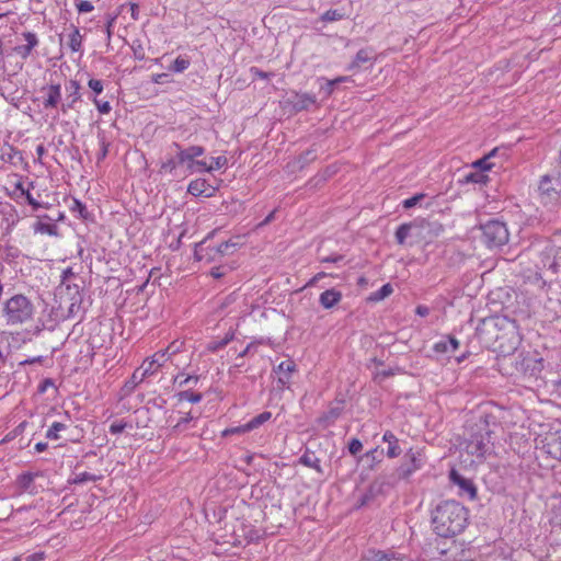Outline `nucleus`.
I'll list each match as a JSON object with an SVG mask.
<instances>
[{"label":"nucleus","mask_w":561,"mask_h":561,"mask_svg":"<svg viewBox=\"0 0 561 561\" xmlns=\"http://www.w3.org/2000/svg\"><path fill=\"white\" fill-rule=\"evenodd\" d=\"M178 399H179V401H187L191 403H198L203 399V396L199 392L184 390V391H181L178 393Z\"/></svg>","instance_id":"nucleus-35"},{"label":"nucleus","mask_w":561,"mask_h":561,"mask_svg":"<svg viewBox=\"0 0 561 561\" xmlns=\"http://www.w3.org/2000/svg\"><path fill=\"white\" fill-rule=\"evenodd\" d=\"M525 254L534 262L537 272L547 271L552 275L561 273V247H557L550 240L533 242Z\"/></svg>","instance_id":"nucleus-4"},{"label":"nucleus","mask_w":561,"mask_h":561,"mask_svg":"<svg viewBox=\"0 0 561 561\" xmlns=\"http://www.w3.org/2000/svg\"><path fill=\"white\" fill-rule=\"evenodd\" d=\"M501 366L508 375L537 377L543 369V358L538 353H513L510 357L502 358Z\"/></svg>","instance_id":"nucleus-6"},{"label":"nucleus","mask_w":561,"mask_h":561,"mask_svg":"<svg viewBox=\"0 0 561 561\" xmlns=\"http://www.w3.org/2000/svg\"><path fill=\"white\" fill-rule=\"evenodd\" d=\"M127 427H131V424L124 422V421H116L110 425V433L113 435H117V434L122 433Z\"/></svg>","instance_id":"nucleus-43"},{"label":"nucleus","mask_w":561,"mask_h":561,"mask_svg":"<svg viewBox=\"0 0 561 561\" xmlns=\"http://www.w3.org/2000/svg\"><path fill=\"white\" fill-rule=\"evenodd\" d=\"M382 440L388 444L387 456L389 458H396L401 455L402 449L399 446V439L392 432L386 431Z\"/></svg>","instance_id":"nucleus-25"},{"label":"nucleus","mask_w":561,"mask_h":561,"mask_svg":"<svg viewBox=\"0 0 561 561\" xmlns=\"http://www.w3.org/2000/svg\"><path fill=\"white\" fill-rule=\"evenodd\" d=\"M370 59L371 54L369 49H359L350 68L360 67L363 64L368 62Z\"/></svg>","instance_id":"nucleus-33"},{"label":"nucleus","mask_w":561,"mask_h":561,"mask_svg":"<svg viewBox=\"0 0 561 561\" xmlns=\"http://www.w3.org/2000/svg\"><path fill=\"white\" fill-rule=\"evenodd\" d=\"M43 93V106L45 110L61 107V85L51 83L41 89Z\"/></svg>","instance_id":"nucleus-11"},{"label":"nucleus","mask_w":561,"mask_h":561,"mask_svg":"<svg viewBox=\"0 0 561 561\" xmlns=\"http://www.w3.org/2000/svg\"><path fill=\"white\" fill-rule=\"evenodd\" d=\"M363 448V444L359 439L357 438H352L348 443V451L352 454V455H356L358 454Z\"/></svg>","instance_id":"nucleus-53"},{"label":"nucleus","mask_w":561,"mask_h":561,"mask_svg":"<svg viewBox=\"0 0 561 561\" xmlns=\"http://www.w3.org/2000/svg\"><path fill=\"white\" fill-rule=\"evenodd\" d=\"M77 9L80 13H88V12H91L94 7L93 4L88 1V0H80L78 3H77Z\"/></svg>","instance_id":"nucleus-57"},{"label":"nucleus","mask_w":561,"mask_h":561,"mask_svg":"<svg viewBox=\"0 0 561 561\" xmlns=\"http://www.w3.org/2000/svg\"><path fill=\"white\" fill-rule=\"evenodd\" d=\"M204 243L205 242H203L201 244L199 251H204V250H207L209 252L215 251L220 256L232 254L237 250V248L240 245V243L238 241H233V240L225 241L216 248H210V247L204 248L203 247ZM208 254L211 260H215V255H211L210 253H208Z\"/></svg>","instance_id":"nucleus-21"},{"label":"nucleus","mask_w":561,"mask_h":561,"mask_svg":"<svg viewBox=\"0 0 561 561\" xmlns=\"http://www.w3.org/2000/svg\"><path fill=\"white\" fill-rule=\"evenodd\" d=\"M66 89L69 91V95L67 96V102L61 103V112L64 114L73 108L75 104L81 99L80 83L77 80H70Z\"/></svg>","instance_id":"nucleus-19"},{"label":"nucleus","mask_w":561,"mask_h":561,"mask_svg":"<svg viewBox=\"0 0 561 561\" xmlns=\"http://www.w3.org/2000/svg\"><path fill=\"white\" fill-rule=\"evenodd\" d=\"M18 188L21 190L22 194L25 195L27 203L34 208L37 209L42 205L32 196L30 192H25L21 184L18 185Z\"/></svg>","instance_id":"nucleus-56"},{"label":"nucleus","mask_w":561,"mask_h":561,"mask_svg":"<svg viewBox=\"0 0 561 561\" xmlns=\"http://www.w3.org/2000/svg\"><path fill=\"white\" fill-rule=\"evenodd\" d=\"M116 19H117V14H114V15L107 14L106 15V24H105V30L104 31H105L106 36H107L108 39L112 36V27H113Z\"/></svg>","instance_id":"nucleus-55"},{"label":"nucleus","mask_w":561,"mask_h":561,"mask_svg":"<svg viewBox=\"0 0 561 561\" xmlns=\"http://www.w3.org/2000/svg\"><path fill=\"white\" fill-rule=\"evenodd\" d=\"M343 260V255L341 254H334V255H328L320 259L322 263H337Z\"/></svg>","instance_id":"nucleus-62"},{"label":"nucleus","mask_w":561,"mask_h":561,"mask_svg":"<svg viewBox=\"0 0 561 561\" xmlns=\"http://www.w3.org/2000/svg\"><path fill=\"white\" fill-rule=\"evenodd\" d=\"M450 480L454 484L459 486L460 495H466L469 500L476 499L477 488L472 480L462 477L456 470L450 471Z\"/></svg>","instance_id":"nucleus-15"},{"label":"nucleus","mask_w":561,"mask_h":561,"mask_svg":"<svg viewBox=\"0 0 561 561\" xmlns=\"http://www.w3.org/2000/svg\"><path fill=\"white\" fill-rule=\"evenodd\" d=\"M178 165H180V164L178 163L176 157L175 158H169L168 160H165L164 162L161 163L160 173H170V174H172Z\"/></svg>","instance_id":"nucleus-41"},{"label":"nucleus","mask_w":561,"mask_h":561,"mask_svg":"<svg viewBox=\"0 0 561 561\" xmlns=\"http://www.w3.org/2000/svg\"><path fill=\"white\" fill-rule=\"evenodd\" d=\"M35 307L22 294H15L7 299L1 308V318L8 327L23 325L33 320Z\"/></svg>","instance_id":"nucleus-5"},{"label":"nucleus","mask_w":561,"mask_h":561,"mask_svg":"<svg viewBox=\"0 0 561 561\" xmlns=\"http://www.w3.org/2000/svg\"><path fill=\"white\" fill-rule=\"evenodd\" d=\"M489 180L488 175H485L482 171H471L468 174L463 176L462 180H460L461 183L469 184V183H478V184H484Z\"/></svg>","instance_id":"nucleus-28"},{"label":"nucleus","mask_w":561,"mask_h":561,"mask_svg":"<svg viewBox=\"0 0 561 561\" xmlns=\"http://www.w3.org/2000/svg\"><path fill=\"white\" fill-rule=\"evenodd\" d=\"M423 465V458L420 453H415L412 449H410L405 454V462L402 463L398 468V478L399 479H407L409 478L413 472L421 469Z\"/></svg>","instance_id":"nucleus-10"},{"label":"nucleus","mask_w":561,"mask_h":561,"mask_svg":"<svg viewBox=\"0 0 561 561\" xmlns=\"http://www.w3.org/2000/svg\"><path fill=\"white\" fill-rule=\"evenodd\" d=\"M499 425L492 424L486 417H480L469 427L468 437L465 440V450L468 455L482 462L494 453V435Z\"/></svg>","instance_id":"nucleus-3"},{"label":"nucleus","mask_w":561,"mask_h":561,"mask_svg":"<svg viewBox=\"0 0 561 561\" xmlns=\"http://www.w3.org/2000/svg\"><path fill=\"white\" fill-rule=\"evenodd\" d=\"M100 479V477L98 476H94V474H91L89 472H81V473H77L71 480L70 482L73 483V484H81V483H85V482H90V481H98Z\"/></svg>","instance_id":"nucleus-40"},{"label":"nucleus","mask_w":561,"mask_h":561,"mask_svg":"<svg viewBox=\"0 0 561 561\" xmlns=\"http://www.w3.org/2000/svg\"><path fill=\"white\" fill-rule=\"evenodd\" d=\"M23 38L26 41V45L32 50L38 45L37 35L33 32H24L22 33Z\"/></svg>","instance_id":"nucleus-46"},{"label":"nucleus","mask_w":561,"mask_h":561,"mask_svg":"<svg viewBox=\"0 0 561 561\" xmlns=\"http://www.w3.org/2000/svg\"><path fill=\"white\" fill-rule=\"evenodd\" d=\"M446 341L449 345L450 351L454 353L456 350H458L460 343L454 335H447Z\"/></svg>","instance_id":"nucleus-61"},{"label":"nucleus","mask_w":561,"mask_h":561,"mask_svg":"<svg viewBox=\"0 0 561 561\" xmlns=\"http://www.w3.org/2000/svg\"><path fill=\"white\" fill-rule=\"evenodd\" d=\"M227 345V341H217V342H211L208 344V350L211 351V352H216V351H219L221 348H224L225 346Z\"/></svg>","instance_id":"nucleus-63"},{"label":"nucleus","mask_w":561,"mask_h":561,"mask_svg":"<svg viewBox=\"0 0 561 561\" xmlns=\"http://www.w3.org/2000/svg\"><path fill=\"white\" fill-rule=\"evenodd\" d=\"M248 432H249V428H248L247 423H245V424L240 425V426L226 428L225 431H222L221 436L226 437V436H229V435L244 434V433H248Z\"/></svg>","instance_id":"nucleus-47"},{"label":"nucleus","mask_w":561,"mask_h":561,"mask_svg":"<svg viewBox=\"0 0 561 561\" xmlns=\"http://www.w3.org/2000/svg\"><path fill=\"white\" fill-rule=\"evenodd\" d=\"M397 478L394 476L381 474L377 477L368 488V491L363 495L360 505L367 504L375 497L386 494L396 484Z\"/></svg>","instance_id":"nucleus-9"},{"label":"nucleus","mask_w":561,"mask_h":561,"mask_svg":"<svg viewBox=\"0 0 561 561\" xmlns=\"http://www.w3.org/2000/svg\"><path fill=\"white\" fill-rule=\"evenodd\" d=\"M93 103L95 104L98 111L101 114H108L112 110V106H111L110 102H107V101H101V100H98L96 98H94Z\"/></svg>","instance_id":"nucleus-48"},{"label":"nucleus","mask_w":561,"mask_h":561,"mask_svg":"<svg viewBox=\"0 0 561 561\" xmlns=\"http://www.w3.org/2000/svg\"><path fill=\"white\" fill-rule=\"evenodd\" d=\"M419 225V239L425 242H432L435 238L440 236L444 227L438 221L434 220H417Z\"/></svg>","instance_id":"nucleus-12"},{"label":"nucleus","mask_w":561,"mask_h":561,"mask_svg":"<svg viewBox=\"0 0 561 561\" xmlns=\"http://www.w3.org/2000/svg\"><path fill=\"white\" fill-rule=\"evenodd\" d=\"M190 59L188 58H185V57H182V56H179L174 61L173 64L169 67V70L173 71V72H183L185 71L188 67H190Z\"/></svg>","instance_id":"nucleus-36"},{"label":"nucleus","mask_w":561,"mask_h":561,"mask_svg":"<svg viewBox=\"0 0 561 561\" xmlns=\"http://www.w3.org/2000/svg\"><path fill=\"white\" fill-rule=\"evenodd\" d=\"M66 425L61 422H54L46 432V438L58 439L59 432L66 430Z\"/></svg>","instance_id":"nucleus-39"},{"label":"nucleus","mask_w":561,"mask_h":561,"mask_svg":"<svg viewBox=\"0 0 561 561\" xmlns=\"http://www.w3.org/2000/svg\"><path fill=\"white\" fill-rule=\"evenodd\" d=\"M88 85L96 94L102 93L104 89L103 82L99 79H90Z\"/></svg>","instance_id":"nucleus-54"},{"label":"nucleus","mask_w":561,"mask_h":561,"mask_svg":"<svg viewBox=\"0 0 561 561\" xmlns=\"http://www.w3.org/2000/svg\"><path fill=\"white\" fill-rule=\"evenodd\" d=\"M539 191L548 196L551 193L561 194V171L554 175H543L539 183Z\"/></svg>","instance_id":"nucleus-17"},{"label":"nucleus","mask_w":561,"mask_h":561,"mask_svg":"<svg viewBox=\"0 0 561 561\" xmlns=\"http://www.w3.org/2000/svg\"><path fill=\"white\" fill-rule=\"evenodd\" d=\"M35 231L41 232L48 236H57L58 234V228L54 224H46L43 221H38L35 225Z\"/></svg>","instance_id":"nucleus-34"},{"label":"nucleus","mask_w":561,"mask_h":561,"mask_svg":"<svg viewBox=\"0 0 561 561\" xmlns=\"http://www.w3.org/2000/svg\"><path fill=\"white\" fill-rule=\"evenodd\" d=\"M228 160L225 156H218L211 159V164H207L205 162V167L198 169V172H211L214 170H218L227 164Z\"/></svg>","instance_id":"nucleus-31"},{"label":"nucleus","mask_w":561,"mask_h":561,"mask_svg":"<svg viewBox=\"0 0 561 561\" xmlns=\"http://www.w3.org/2000/svg\"><path fill=\"white\" fill-rule=\"evenodd\" d=\"M467 522V508L456 501L442 502L432 512L433 530L439 537L450 538L460 534Z\"/></svg>","instance_id":"nucleus-2"},{"label":"nucleus","mask_w":561,"mask_h":561,"mask_svg":"<svg viewBox=\"0 0 561 561\" xmlns=\"http://www.w3.org/2000/svg\"><path fill=\"white\" fill-rule=\"evenodd\" d=\"M484 333L494 351L502 354L503 358L510 357L520 344L518 324L507 317H494L483 322Z\"/></svg>","instance_id":"nucleus-1"},{"label":"nucleus","mask_w":561,"mask_h":561,"mask_svg":"<svg viewBox=\"0 0 561 561\" xmlns=\"http://www.w3.org/2000/svg\"><path fill=\"white\" fill-rule=\"evenodd\" d=\"M299 462L306 467L312 468L318 472H322V468L320 466V459L316 456L313 451L307 449L302 456L299 458Z\"/></svg>","instance_id":"nucleus-26"},{"label":"nucleus","mask_w":561,"mask_h":561,"mask_svg":"<svg viewBox=\"0 0 561 561\" xmlns=\"http://www.w3.org/2000/svg\"><path fill=\"white\" fill-rule=\"evenodd\" d=\"M172 147L175 149L178 163L186 165V170L191 173L198 172V169L205 167V161L195 160L205 153V148L202 146H190L182 148L178 142H173Z\"/></svg>","instance_id":"nucleus-8"},{"label":"nucleus","mask_w":561,"mask_h":561,"mask_svg":"<svg viewBox=\"0 0 561 561\" xmlns=\"http://www.w3.org/2000/svg\"><path fill=\"white\" fill-rule=\"evenodd\" d=\"M341 407H330L328 411L317 419V423L321 428H327L334 424V422L341 416Z\"/></svg>","instance_id":"nucleus-22"},{"label":"nucleus","mask_w":561,"mask_h":561,"mask_svg":"<svg viewBox=\"0 0 561 561\" xmlns=\"http://www.w3.org/2000/svg\"><path fill=\"white\" fill-rule=\"evenodd\" d=\"M272 417V413L268 411H264L260 413L259 415L254 416L252 420H250L247 423V426L250 431H253L257 428L259 426L263 425L265 422H267Z\"/></svg>","instance_id":"nucleus-30"},{"label":"nucleus","mask_w":561,"mask_h":561,"mask_svg":"<svg viewBox=\"0 0 561 561\" xmlns=\"http://www.w3.org/2000/svg\"><path fill=\"white\" fill-rule=\"evenodd\" d=\"M37 474L32 472H25L18 477V485L22 491H31L34 479Z\"/></svg>","instance_id":"nucleus-29"},{"label":"nucleus","mask_w":561,"mask_h":561,"mask_svg":"<svg viewBox=\"0 0 561 561\" xmlns=\"http://www.w3.org/2000/svg\"><path fill=\"white\" fill-rule=\"evenodd\" d=\"M194 419L195 417L191 412L186 413L185 416L181 417L179 422L173 426L172 431L176 433L183 432L185 430V425Z\"/></svg>","instance_id":"nucleus-42"},{"label":"nucleus","mask_w":561,"mask_h":561,"mask_svg":"<svg viewBox=\"0 0 561 561\" xmlns=\"http://www.w3.org/2000/svg\"><path fill=\"white\" fill-rule=\"evenodd\" d=\"M482 240L490 248H499L507 243L508 230L504 222L500 220H489L481 225Z\"/></svg>","instance_id":"nucleus-7"},{"label":"nucleus","mask_w":561,"mask_h":561,"mask_svg":"<svg viewBox=\"0 0 561 561\" xmlns=\"http://www.w3.org/2000/svg\"><path fill=\"white\" fill-rule=\"evenodd\" d=\"M167 360V353L162 351L154 353L150 359H146L140 366L142 371L140 374L139 381H144L145 378L154 375Z\"/></svg>","instance_id":"nucleus-13"},{"label":"nucleus","mask_w":561,"mask_h":561,"mask_svg":"<svg viewBox=\"0 0 561 561\" xmlns=\"http://www.w3.org/2000/svg\"><path fill=\"white\" fill-rule=\"evenodd\" d=\"M68 46L75 53L81 51L82 49V35L80 34V31L77 26L71 25Z\"/></svg>","instance_id":"nucleus-27"},{"label":"nucleus","mask_w":561,"mask_h":561,"mask_svg":"<svg viewBox=\"0 0 561 561\" xmlns=\"http://www.w3.org/2000/svg\"><path fill=\"white\" fill-rule=\"evenodd\" d=\"M409 237H414L419 239L417 220L408 224H402L398 227L396 231V240L399 244H404L405 240Z\"/></svg>","instance_id":"nucleus-20"},{"label":"nucleus","mask_w":561,"mask_h":561,"mask_svg":"<svg viewBox=\"0 0 561 561\" xmlns=\"http://www.w3.org/2000/svg\"><path fill=\"white\" fill-rule=\"evenodd\" d=\"M433 351L437 354H449V353H453L449 348V345L446 341V339L444 340H440L438 342H436L434 345H433Z\"/></svg>","instance_id":"nucleus-44"},{"label":"nucleus","mask_w":561,"mask_h":561,"mask_svg":"<svg viewBox=\"0 0 561 561\" xmlns=\"http://www.w3.org/2000/svg\"><path fill=\"white\" fill-rule=\"evenodd\" d=\"M296 370V364L291 359L282 362L276 368L275 373L279 375H290Z\"/></svg>","instance_id":"nucleus-38"},{"label":"nucleus","mask_w":561,"mask_h":561,"mask_svg":"<svg viewBox=\"0 0 561 561\" xmlns=\"http://www.w3.org/2000/svg\"><path fill=\"white\" fill-rule=\"evenodd\" d=\"M126 5L129 7V11H130V15H131L133 20L134 21H138L139 20V7H138V4H136V3L123 4L121 7V10H124V8Z\"/></svg>","instance_id":"nucleus-59"},{"label":"nucleus","mask_w":561,"mask_h":561,"mask_svg":"<svg viewBox=\"0 0 561 561\" xmlns=\"http://www.w3.org/2000/svg\"><path fill=\"white\" fill-rule=\"evenodd\" d=\"M15 55L21 57L22 59H26L31 54L32 49L27 47V45H18L13 48Z\"/></svg>","instance_id":"nucleus-49"},{"label":"nucleus","mask_w":561,"mask_h":561,"mask_svg":"<svg viewBox=\"0 0 561 561\" xmlns=\"http://www.w3.org/2000/svg\"><path fill=\"white\" fill-rule=\"evenodd\" d=\"M422 198H424V194H415L414 196L404 199L402 205L405 209H409L414 207Z\"/></svg>","instance_id":"nucleus-51"},{"label":"nucleus","mask_w":561,"mask_h":561,"mask_svg":"<svg viewBox=\"0 0 561 561\" xmlns=\"http://www.w3.org/2000/svg\"><path fill=\"white\" fill-rule=\"evenodd\" d=\"M250 71L254 77L260 79H270L273 76L272 72H265L256 67H252Z\"/></svg>","instance_id":"nucleus-60"},{"label":"nucleus","mask_w":561,"mask_h":561,"mask_svg":"<svg viewBox=\"0 0 561 561\" xmlns=\"http://www.w3.org/2000/svg\"><path fill=\"white\" fill-rule=\"evenodd\" d=\"M392 291H393L392 286L390 284H385L383 286H381L380 289H378L377 291L373 293L369 296V300L380 301V300L385 299L386 297H388Z\"/></svg>","instance_id":"nucleus-37"},{"label":"nucleus","mask_w":561,"mask_h":561,"mask_svg":"<svg viewBox=\"0 0 561 561\" xmlns=\"http://www.w3.org/2000/svg\"><path fill=\"white\" fill-rule=\"evenodd\" d=\"M505 150H501L500 148L492 149L488 154L482 157L481 159H478L472 163V167L484 172L489 171L492 168L503 167L504 159H501L499 162L495 161L496 158L500 157V154L505 156Z\"/></svg>","instance_id":"nucleus-14"},{"label":"nucleus","mask_w":561,"mask_h":561,"mask_svg":"<svg viewBox=\"0 0 561 561\" xmlns=\"http://www.w3.org/2000/svg\"><path fill=\"white\" fill-rule=\"evenodd\" d=\"M75 275H76V274H75V272L72 271V268H71V267H67V268H66V270H64V271H62V273H61V276H60V277H61V284H62V285H64V284H66V282H67L69 278L73 277Z\"/></svg>","instance_id":"nucleus-64"},{"label":"nucleus","mask_w":561,"mask_h":561,"mask_svg":"<svg viewBox=\"0 0 561 561\" xmlns=\"http://www.w3.org/2000/svg\"><path fill=\"white\" fill-rule=\"evenodd\" d=\"M216 188L205 179H196L188 184L187 192L193 196L211 197Z\"/></svg>","instance_id":"nucleus-18"},{"label":"nucleus","mask_w":561,"mask_h":561,"mask_svg":"<svg viewBox=\"0 0 561 561\" xmlns=\"http://www.w3.org/2000/svg\"><path fill=\"white\" fill-rule=\"evenodd\" d=\"M71 210L78 211L82 218H87V216H88L85 205L83 203H81L79 199H76V198L73 199Z\"/></svg>","instance_id":"nucleus-50"},{"label":"nucleus","mask_w":561,"mask_h":561,"mask_svg":"<svg viewBox=\"0 0 561 561\" xmlns=\"http://www.w3.org/2000/svg\"><path fill=\"white\" fill-rule=\"evenodd\" d=\"M66 289L68 290V294L70 295V305L68 307V316H75L80 307H81V302H82V297H81V294H80V288L78 285H73V287L69 284L66 285Z\"/></svg>","instance_id":"nucleus-23"},{"label":"nucleus","mask_w":561,"mask_h":561,"mask_svg":"<svg viewBox=\"0 0 561 561\" xmlns=\"http://www.w3.org/2000/svg\"><path fill=\"white\" fill-rule=\"evenodd\" d=\"M341 299H342V293L334 288H331V289L324 290L320 295L319 302L323 308L330 309V308H333L335 305H337L341 301Z\"/></svg>","instance_id":"nucleus-24"},{"label":"nucleus","mask_w":561,"mask_h":561,"mask_svg":"<svg viewBox=\"0 0 561 561\" xmlns=\"http://www.w3.org/2000/svg\"><path fill=\"white\" fill-rule=\"evenodd\" d=\"M174 381L179 382L180 387H184V386L190 385L191 382L196 383L198 381V377L197 376H187L184 379H180V376H176Z\"/></svg>","instance_id":"nucleus-58"},{"label":"nucleus","mask_w":561,"mask_h":561,"mask_svg":"<svg viewBox=\"0 0 561 561\" xmlns=\"http://www.w3.org/2000/svg\"><path fill=\"white\" fill-rule=\"evenodd\" d=\"M316 101L317 99L313 94L298 92H293L287 99V103L291 105L296 112L308 110Z\"/></svg>","instance_id":"nucleus-16"},{"label":"nucleus","mask_w":561,"mask_h":561,"mask_svg":"<svg viewBox=\"0 0 561 561\" xmlns=\"http://www.w3.org/2000/svg\"><path fill=\"white\" fill-rule=\"evenodd\" d=\"M346 15L344 12H342L339 9H330L325 11L323 14H321L320 20L322 22H335L344 19Z\"/></svg>","instance_id":"nucleus-32"},{"label":"nucleus","mask_w":561,"mask_h":561,"mask_svg":"<svg viewBox=\"0 0 561 561\" xmlns=\"http://www.w3.org/2000/svg\"><path fill=\"white\" fill-rule=\"evenodd\" d=\"M394 552H386V551H374L371 556L373 561H391L393 560Z\"/></svg>","instance_id":"nucleus-45"},{"label":"nucleus","mask_w":561,"mask_h":561,"mask_svg":"<svg viewBox=\"0 0 561 561\" xmlns=\"http://www.w3.org/2000/svg\"><path fill=\"white\" fill-rule=\"evenodd\" d=\"M108 152V142L104 137L100 138V152L98 153V162L102 161Z\"/></svg>","instance_id":"nucleus-52"}]
</instances>
